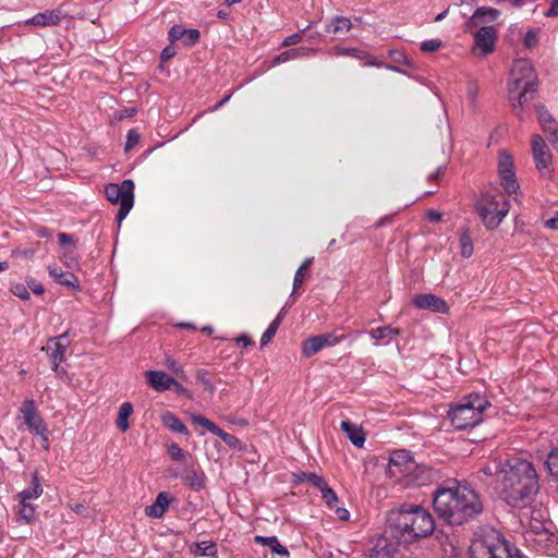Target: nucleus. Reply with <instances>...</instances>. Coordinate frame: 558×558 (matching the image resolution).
<instances>
[{"instance_id":"nucleus-1","label":"nucleus","mask_w":558,"mask_h":558,"mask_svg":"<svg viewBox=\"0 0 558 558\" xmlns=\"http://www.w3.org/2000/svg\"><path fill=\"white\" fill-rule=\"evenodd\" d=\"M500 498L513 508L530 506L539 492L538 474L534 464L521 457L505 459L498 486Z\"/></svg>"},{"instance_id":"nucleus-2","label":"nucleus","mask_w":558,"mask_h":558,"mask_svg":"<svg viewBox=\"0 0 558 558\" xmlns=\"http://www.w3.org/2000/svg\"><path fill=\"white\" fill-rule=\"evenodd\" d=\"M434 510L450 525H462L483 511L478 495L471 488L453 483L434 493Z\"/></svg>"},{"instance_id":"nucleus-3","label":"nucleus","mask_w":558,"mask_h":558,"mask_svg":"<svg viewBox=\"0 0 558 558\" xmlns=\"http://www.w3.org/2000/svg\"><path fill=\"white\" fill-rule=\"evenodd\" d=\"M434 529L433 515L421 506L402 505L388 515L387 532L401 544H411L427 537Z\"/></svg>"},{"instance_id":"nucleus-4","label":"nucleus","mask_w":558,"mask_h":558,"mask_svg":"<svg viewBox=\"0 0 558 558\" xmlns=\"http://www.w3.org/2000/svg\"><path fill=\"white\" fill-rule=\"evenodd\" d=\"M469 554L470 558H523L519 549L493 527L483 529L475 535Z\"/></svg>"},{"instance_id":"nucleus-5","label":"nucleus","mask_w":558,"mask_h":558,"mask_svg":"<svg viewBox=\"0 0 558 558\" xmlns=\"http://www.w3.org/2000/svg\"><path fill=\"white\" fill-rule=\"evenodd\" d=\"M489 407L490 403L484 397L473 393L451 405L447 416L457 429H465L480 424L483 412Z\"/></svg>"},{"instance_id":"nucleus-6","label":"nucleus","mask_w":558,"mask_h":558,"mask_svg":"<svg viewBox=\"0 0 558 558\" xmlns=\"http://www.w3.org/2000/svg\"><path fill=\"white\" fill-rule=\"evenodd\" d=\"M476 211L487 229H496L509 213V205L501 194L484 193L475 204Z\"/></svg>"},{"instance_id":"nucleus-7","label":"nucleus","mask_w":558,"mask_h":558,"mask_svg":"<svg viewBox=\"0 0 558 558\" xmlns=\"http://www.w3.org/2000/svg\"><path fill=\"white\" fill-rule=\"evenodd\" d=\"M105 194L110 203L120 205L117 220L121 223L134 204V182L126 179L121 184L109 183L105 187Z\"/></svg>"},{"instance_id":"nucleus-8","label":"nucleus","mask_w":558,"mask_h":558,"mask_svg":"<svg viewBox=\"0 0 558 558\" xmlns=\"http://www.w3.org/2000/svg\"><path fill=\"white\" fill-rule=\"evenodd\" d=\"M537 75L526 59H518L514 61L510 70V78L507 85L509 95L515 94L520 88H537Z\"/></svg>"},{"instance_id":"nucleus-9","label":"nucleus","mask_w":558,"mask_h":558,"mask_svg":"<svg viewBox=\"0 0 558 558\" xmlns=\"http://www.w3.org/2000/svg\"><path fill=\"white\" fill-rule=\"evenodd\" d=\"M532 153L537 170L543 177L549 178L553 155L543 137L538 134L532 136Z\"/></svg>"},{"instance_id":"nucleus-10","label":"nucleus","mask_w":558,"mask_h":558,"mask_svg":"<svg viewBox=\"0 0 558 558\" xmlns=\"http://www.w3.org/2000/svg\"><path fill=\"white\" fill-rule=\"evenodd\" d=\"M20 416L23 418L27 429L38 436L46 435V423L38 413L34 400L26 399L20 408Z\"/></svg>"},{"instance_id":"nucleus-11","label":"nucleus","mask_w":558,"mask_h":558,"mask_svg":"<svg viewBox=\"0 0 558 558\" xmlns=\"http://www.w3.org/2000/svg\"><path fill=\"white\" fill-rule=\"evenodd\" d=\"M345 336H336L332 332L317 335L303 341L302 353L310 357L325 348H330L342 341Z\"/></svg>"},{"instance_id":"nucleus-12","label":"nucleus","mask_w":558,"mask_h":558,"mask_svg":"<svg viewBox=\"0 0 558 558\" xmlns=\"http://www.w3.org/2000/svg\"><path fill=\"white\" fill-rule=\"evenodd\" d=\"M497 33L493 26H481L474 34V53L486 57L495 50Z\"/></svg>"},{"instance_id":"nucleus-13","label":"nucleus","mask_w":558,"mask_h":558,"mask_svg":"<svg viewBox=\"0 0 558 558\" xmlns=\"http://www.w3.org/2000/svg\"><path fill=\"white\" fill-rule=\"evenodd\" d=\"M498 172L505 191L508 194L517 192L519 184L513 170L512 157L505 151L499 156Z\"/></svg>"},{"instance_id":"nucleus-14","label":"nucleus","mask_w":558,"mask_h":558,"mask_svg":"<svg viewBox=\"0 0 558 558\" xmlns=\"http://www.w3.org/2000/svg\"><path fill=\"white\" fill-rule=\"evenodd\" d=\"M388 468L392 476L404 477L415 469V461L409 451L396 450L391 453Z\"/></svg>"},{"instance_id":"nucleus-15","label":"nucleus","mask_w":558,"mask_h":558,"mask_svg":"<svg viewBox=\"0 0 558 558\" xmlns=\"http://www.w3.org/2000/svg\"><path fill=\"white\" fill-rule=\"evenodd\" d=\"M68 332L60 335L57 338L50 339L47 344V352L49 354L50 362L52 363V369L59 372V366L64 360L65 350L68 347L66 342Z\"/></svg>"},{"instance_id":"nucleus-16","label":"nucleus","mask_w":558,"mask_h":558,"mask_svg":"<svg viewBox=\"0 0 558 558\" xmlns=\"http://www.w3.org/2000/svg\"><path fill=\"white\" fill-rule=\"evenodd\" d=\"M413 303L416 307L422 310H429L435 313L448 312L446 301L430 293L415 295Z\"/></svg>"},{"instance_id":"nucleus-17","label":"nucleus","mask_w":558,"mask_h":558,"mask_svg":"<svg viewBox=\"0 0 558 558\" xmlns=\"http://www.w3.org/2000/svg\"><path fill=\"white\" fill-rule=\"evenodd\" d=\"M500 12L497 9L490 7H480L475 10L473 15L465 23V29L471 32L473 28L482 25L486 22H494Z\"/></svg>"},{"instance_id":"nucleus-18","label":"nucleus","mask_w":558,"mask_h":558,"mask_svg":"<svg viewBox=\"0 0 558 558\" xmlns=\"http://www.w3.org/2000/svg\"><path fill=\"white\" fill-rule=\"evenodd\" d=\"M536 90L537 88H520L515 94L509 95V101L519 120L523 121L525 119L524 105L533 98Z\"/></svg>"},{"instance_id":"nucleus-19","label":"nucleus","mask_w":558,"mask_h":558,"mask_svg":"<svg viewBox=\"0 0 558 558\" xmlns=\"http://www.w3.org/2000/svg\"><path fill=\"white\" fill-rule=\"evenodd\" d=\"M145 377L147 384L158 392L171 389V384H174V378L162 371H147L145 372Z\"/></svg>"},{"instance_id":"nucleus-20","label":"nucleus","mask_w":558,"mask_h":558,"mask_svg":"<svg viewBox=\"0 0 558 558\" xmlns=\"http://www.w3.org/2000/svg\"><path fill=\"white\" fill-rule=\"evenodd\" d=\"M404 478H407L408 484L424 486L434 480V472L425 465H418L415 463V469L409 472Z\"/></svg>"},{"instance_id":"nucleus-21","label":"nucleus","mask_w":558,"mask_h":558,"mask_svg":"<svg viewBox=\"0 0 558 558\" xmlns=\"http://www.w3.org/2000/svg\"><path fill=\"white\" fill-rule=\"evenodd\" d=\"M170 495L167 492H160L154 504L150 506H147L145 508V514L149 518L159 519L161 518L165 512L167 511L169 505H170Z\"/></svg>"},{"instance_id":"nucleus-22","label":"nucleus","mask_w":558,"mask_h":558,"mask_svg":"<svg viewBox=\"0 0 558 558\" xmlns=\"http://www.w3.org/2000/svg\"><path fill=\"white\" fill-rule=\"evenodd\" d=\"M181 478L186 486L196 492L205 487V473L194 468H185L181 474Z\"/></svg>"},{"instance_id":"nucleus-23","label":"nucleus","mask_w":558,"mask_h":558,"mask_svg":"<svg viewBox=\"0 0 558 558\" xmlns=\"http://www.w3.org/2000/svg\"><path fill=\"white\" fill-rule=\"evenodd\" d=\"M61 21L60 10H48L43 13H38L32 19L26 21V24L34 26H52L59 24Z\"/></svg>"},{"instance_id":"nucleus-24","label":"nucleus","mask_w":558,"mask_h":558,"mask_svg":"<svg viewBox=\"0 0 558 558\" xmlns=\"http://www.w3.org/2000/svg\"><path fill=\"white\" fill-rule=\"evenodd\" d=\"M49 275L54 278V280L65 287L69 288H78V280L74 274L69 271H63L59 266L51 265L48 267Z\"/></svg>"},{"instance_id":"nucleus-25","label":"nucleus","mask_w":558,"mask_h":558,"mask_svg":"<svg viewBox=\"0 0 558 558\" xmlns=\"http://www.w3.org/2000/svg\"><path fill=\"white\" fill-rule=\"evenodd\" d=\"M340 426L354 446L359 448L363 447L365 442V435L359 425L349 421H341Z\"/></svg>"},{"instance_id":"nucleus-26","label":"nucleus","mask_w":558,"mask_h":558,"mask_svg":"<svg viewBox=\"0 0 558 558\" xmlns=\"http://www.w3.org/2000/svg\"><path fill=\"white\" fill-rule=\"evenodd\" d=\"M369 558H402L398 549L386 541H378L372 549Z\"/></svg>"},{"instance_id":"nucleus-27","label":"nucleus","mask_w":558,"mask_h":558,"mask_svg":"<svg viewBox=\"0 0 558 558\" xmlns=\"http://www.w3.org/2000/svg\"><path fill=\"white\" fill-rule=\"evenodd\" d=\"M316 52L315 49L299 47L281 52L274 59V64H280L292 59L308 57Z\"/></svg>"},{"instance_id":"nucleus-28","label":"nucleus","mask_w":558,"mask_h":558,"mask_svg":"<svg viewBox=\"0 0 558 558\" xmlns=\"http://www.w3.org/2000/svg\"><path fill=\"white\" fill-rule=\"evenodd\" d=\"M352 27V23L348 17L336 16L327 26V32L335 36L342 37L349 33Z\"/></svg>"},{"instance_id":"nucleus-29","label":"nucleus","mask_w":558,"mask_h":558,"mask_svg":"<svg viewBox=\"0 0 558 558\" xmlns=\"http://www.w3.org/2000/svg\"><path fill=\"white\" fill-rule=\"evenodd\" d=\"M162 424L172 432L180 433L183 435L189 434L187 427L183 424V422L174 415L172 412H166L161 415Z\"/></svg>"},{"instance_id":"nucleus-30","label":"nucleus","mask_w":558,"mask_h":558,"mask_svg":"<svg viewBox=\"0 0 558 558\" xmlns=\"http://www.w3.org/2000/svg\"><path fill=\"white\" fill-rule=\"evenodd\" d=\"M535 111H536L537 119L542 125L543 131L545 133H549L551 131L553 126H555L554 117L549 113V111L543 104H537L535 106Z\"/></svg>"},{"instance_id":"nucleus-31","label":"nucleus","mask_w":558,"mask_h":558,"mask_svg":"<svg viewBox=\"0 0 558 558\" xmlns=\"http://www.w3.org/2000/svg\"><path fill=\"white\" fill-rule=\"evenodd\" d=\"M132 413L133 407L130 402H124L120 405L116 424L121 432H126L129 429V417Z\"/></svg>"},{"instance_id":"nucleus-32","label":"nucleus","mask_w":558,"mask_h":558,"mask_svg":"<svg viewBox=\"0 0 558 558\" xmlns=\"http://www.w3.org/2000/svg\"><path fill=\"white\" fill-rule=\"evenodd\" d=\"M43 494V488L37 473L33 474L32 485L19 494L20 499L27 501L29 499L38 498Z\"/></svg>"},{"instance_id":"nucleus-33","label":"nucleus","mask_w":558,"mask_h":558,"mask_svg":"<svg viewBox=\"0 0 558 558\" xmlns=\"http://www.w3.org/2000/svg\"><path fill=\"white\" fill-rule=\"evenodd\" d=\"M505 459L495 460L480 469V473L488 477H496L497 485L500 484V471L504 469Z\"/></svg>"},{"instance_id":"nucleus-34","label":"nucleus","mask_w":558,"mask_h":558,"mask_svg":"<svg viewBox=\"0 0 558 558\" xmlns=\"http://www.w3.org/2000/svg\"><path fill=\"white\" fill-rule=\"evenodd\" d=\"M191 553L195 556H207L214 557L217 553L216 544L213 542H199L195 543L190 548Z\"/></svg>"},{"instance_id":"nucleus-35","label":"nucleus","mask_w":558,"mask_h":558,"mask_svg":"<svg viewBox=\"0 0 558 558\" xmlns=\"http://www.w3.org/2000/svg\"><path fill=\"white\" fill-rule=\"evenodd\" d=\"M371 337L378 342L379 340H390L400 335V330L390 326L378 327L369 331Z\"/></svg>"},{"instance_id":"nucleus-36","label":"nucleus","mask_w":558,"mask_h":558,"mask_svg":"<svg viewBox=\"0 0 558 558\" xmlns=\"http://www.w3.org/2000/svg\"><path fill=\"white\" fill-rule=\"evenodd\" d=\"M314 258L313 257H307L303 260V263L301 264V266L299 267V269L296 270L295 275H294V279H293V290H292V294L301 288V286L303 284V281H304V278L305 276L307 275V270L310 269L312 263H313Z\"/></svg>"},{"instance_id":"nucleus-37","label":"nucleus","mask_w":558,"mask_h":558,"mask_svg":"<svg viewBox=\"0 0 558 558\" xmlns=\"http://www.w3.org/2000/svg\"><path fill=\"white\" fill-rule=\"evenodd\" d=\"M461 255L469 258L473 254V241L468 230H464L459 239Z\"/></svg>"},{"instance_id":"nucleus-38","label":"nucleus","mask_w":558,"mask_h":558,"mask_svg":"<svg viewBox=\"0 0 558 558\" xmlns=\"http://www.w3.org/2000/svg\"><path fill=\"white\" fill-rule=\"evenodd\" d=\"M192 423L196 426H202L209 430L211 434L219 433L220 427H218L215 423H213L207 417L199 415V414H192L191 415Z\"/></svg>"},{"instance_id":"nucleus-39","label":"nucleus","mask_w":558,"mask_h":558,"mask_svg":"<svg viewBox=\"0 0 558 558\" xmlns=\"http://www.w3.org/2000/svg\"><path fill=\"white\" fill-rule=\"evenodd\" d=\"M545 465L549 474L558 480V448L548 453Z\"/></svg>"},{"instance_id":"nucleus-40","label":"nucleus","mask_w":558,"mask_h":558,"mask_svg":"<svg viewBox=\"0 0 558 558\" xmlns=\"http://www.w3.org/2000/svg\"><path fill=\"white\" fill-rule=\"evenodd\" d=\"M322 498L325 500L326 505L333 509L338 502V497L332 488H330L326 482H324V486H319Z\"/></svg>"},{"instance_id":"nucleus-41","label":"nucleus","mask_w":558,"mask_h":558,"mask_svg":"<svg viewBox=\"0 0 558 558\" xmlns=\"http://www.w3.org/2000/svg\"><path fill=\"white\" fill-rule=\"evenodd\" d=\"M296 477H298V482H308L317 488H319V486H324V482H325V480L322 476H319L315 473L302 472V473L298 474Z\"/></svg>"},{"instance_id":"nucleus-42","label":"nucleus","mask_w":558,"mask_h":558,"mask_svg":"<svg viewBox=\"0 0 558 558\" xmlns=\"http://www.w3.org/2000/svg\"><path fill=\"white\" fill-rule=\"evenodd\" d=\"M19 514L24 521L31 522L35 517V507L21 499Z\"/></svg>"},{"instance_id":"nucleus-43","label":"nucleus","mask_w":558,"mask_h":558,"mask_svg":"<svg viewBox=\"0 0 558 558\" xmlns=\"http://www.w3.org/2000/svg\"><path fill=\"white\" fill-rule=\"evenodd\" d=\"M280 326V318L274 319L268 328L264 331L260 338V345H266L276 335L278 328Z\"/></svg>"},{"instance_id":"nucleus-44","label":"nucleus","mask_w":558,"mask_h":558,"mask_svg":"<svg viewBox=\"0 0 558 558\" xmlns=\"http://www.w3.org/2000/svg\"><path fill=\"white\" fill-rule=\"evenodd\" d=\"M165 365L168 369H170L174 375H177L180 379L186 380L187 376L183 371L182 366L171 356H168L165 361Z\"/></svg>"},{"instance_id":"nucleus-45","label":"nucleus","mask_w":558,"mask_h":558,"mask_svg":"<svg viewBox=\"0 0 558 558\" xmlns=\"http://www.w3.org/2000/svg\"><path fill=\"white\" fill-rule=\"evenodd\" d=\"M168 453L172 460L182 461L189 456L177 444H171L168 447Z\"/></svg>"},{"instance_id":"nucleus-46","label":"nucleus","mask_w":558,"mask_h":558,"mask_svg":"<svg viewBox=\"0 0 558 558\" xmlns=\"http://www.w3.org/2000/svg\"><path fill=\"white\" fill-rule=\"evenodd\" d=\"M442 46L440 39H429L421 44V50L424 52H435Z\"/></svg>"},{"instance_id":"nucleus-47","label":"nucleus","mask_w":558,"mask_h":558,"mask_svg":"<svg viewBox=\"0 0 558 558\" xmlns=\"http://www.w3.org/2000/svg\"><path fill=\"white\" fill-rule=\"evenodd\" d=\"M140 142V134L135 130H130L126 135L125 150H131Z\"/></svg>"},{"instance_id":"nucleus-48","label":"nucleus","mask_w":558,"mask_h":558,"mask_svg":"<svg viewBox=\"0 0 558 558\" xmlns=\"http://www.w3.org/2000/svg\"><path fill=\"white\" fill-rule=\"evenodd\" d=\"M538 43V31L530 29L524 36V46L532 48Z\"/></svg>"},{"instance_id":"nucleus-49","label":"nucleus","mask_w":558,"mask_h":558,"mask_svg":"<svg viewBox=\"0 0 558 558\" xmlns=\"http://www.w3.org/2000/svg\"><path fill=\"white\" fill-rule=\"evenodd\" d=\"M184 35L185 28H183L180 25H173L169 31V39L171 40V43L179 39H183Z\"/></svg>"},{"instance_id":"nucleus-50","label":"nucleus","mask_w":558,"mask_h":558,"mask_svg":"<svg viewBox=\"0 0 558 558\" xmlns=\"http://www.w3.org/2000/svg\"><path fill=\"white\" fill-rule=\"evenodd\" d=\"M199 39V32L197 29L191 28L185 29V35L183 40L185 45H194Z\"/></svg>"},{"instance_id":"nucleus-51","label":"nucleus","mask_w":558,"mask_h":558,"mask_svg":"<svg viewBox=\"0 0 558 558\" xmlns=\"http://www.w3.org/2000/svg\"><path fill=\"white\" fill-rule=\"evenodd\" d=\"M14 295L19 296L22 300H28L29 293L27 291V288L24 284L16 283L12 286L11 288Z\"/></svg>"},{"instance_id":"nucleus-52","label":"nucleus","mask_w":558,"mask_h":558,"mask_svg":"<svg viewBox=\"0 0 558 558\" xmlns=\"http://www.w3.org/2000/svg\"><path fill=\"white\" fill-rule=\"evenodd\" d=\"M177 54V49L174 46L169 45L165 47L161 51L160 59L162 62H167L171 58H173Z\"/></svg>"},{"instance_id":"nucleus-53","label":"nucleus","mask_w":558,"mask_h":558,"mask_svg":"<svg viewBox=\"0 0 558 558\" xmlns=\"http://www.w3.org/2000/svg\"><path fill=\"white\" fill-rule=\"evenodd\" d=\"M197 380H199L209 391H214L211 381L207 378V374L204 371L197 373Z\"/></svg>"},{"instance_id":"nucleus-54","label":"nucleus","mask_w":558,"mask_h":558,"mask_svg":"<svg viewBox=\"0 0 558 558\" xmlns=\"http://www.w3.org/2000/svg\"><path fill=\"white\" fill-rule=\"evenodd\" d=\"M254 541L258 544H262V545H265V546H268L271 548V546L276 543L277 537L276 536L265 537V536L257 535L254 537Z\"/></svg>"},{"instance_id":"nucleus-55","label":"nucleus","mask_w":558,"mask_h":558,"mask_svg":"<svg viewBox=\"0 0 558 558\" xmlns=\"http://www.w3.org/2000/svg\"><path fill=\"white\" fill-rule=\"evenodd\" d=\"M28 288L35 293V294H43L44 293V287L40 282L32 279L28 281Z\"/></svg>"},{"instance_id":"nucleus-56","label":"nucleus","mask_w":558,"mask_h":558,"mask_svg":"<svg viewBox=\"0 0 558 558\" xmlns=\"http://www.w3.org/2000/svg\"><path fill=\"white\" fill-rule=\"evenodd\" d=\"M302 40V36L298 33L295 34H292L290 36H288L284 40H283V46H292V45H296L299 43H301Z\"/></svg>"},{"instance_id":"nucleus-57","label":"nucleus","mask_w":558,"mask_h":558,"mask_svg":"<svg viewBox=\"0 0 558 558\" xmlns=\"http://www.w3.org/2000/svg\"><path fill=\"white\" fill-rule=\"evenodd\" d=\"M271 551L275 553V554H278V555H281V556H289V551L288 549L282 546L281 544H279L278 539L276 541V543L271 546Z\"/></svg>"},{"instance_id":"nucleus-58","label":"nucleus","mask_w":558,"mask_h":558,"mask_svg":"<svg viewBox=\"0 0 558 558\" xmlns=\"http://www.w3.org/2000/svg\"><path fill=\"white\" fill-rule=\"evenodd\" d=\"M477 85L475 83H469L468 84V97L471 102L475 101V98L477 96Z\"/></svg>"},{"instance_id":"nucleus-59","label":"nucleus","mask_w":558,"mask_h":558,"mask_svg":"<svg viewBox=\"0 0 558 558\" xmlns=\"http://www.w3.org/2000/svg\"><path fill=\"white\" fill-rule=\"evenodd\" d=\"M214 435L219 436L226 444L231 445L233 440H235V437L226 433L220 428L219 433H215Z\"/></svg>"},{"instance_id":"nucleus-60","label":"nucleus","mask_w":558,"mask_h":558,"mask_svg":"<svg viewBox=\"0 0 558 558\" xmlns=\"http://www.w3.org/2000/svg\"><path fill=\"white\" fill-rule=\"evenodd\" d=\"M548 134L550 136L549 137L550 143L553 144L555 149L558 151V129L556 126H553L551 131Z\"/></svg>"},{"instance_id":"nucleus-61","label":"nucleus","mask_w":558,"mask_h":558,"mask_svg":"<svg viewBox=\"0 0 558 558\" xmlns=\"http://www.w3.org/2000/svg\"><path fill=\"white\" fill-rule=\"evenodd\" d=\"M546 227L553 230H558V210L555 213V215L546 220L545 222Z\"/></svg>"},{"instance_id":"nucleus-62","label":"nucleus","mask_w":558,"mask_h":558,"mask_svg":"<svg viewBox=\"0 0 558 558\" xmlns=\"http://www.w3.org/2000/svg\"><path fill=\"white\" fill-rule=\"evenodd\" d=\"M336 514L340 520H348L349 519V511L345 508L340 507H333Z\"/></svg>"},{"instance_id":"nucleus-63","label":"nucleus","mask_w":558,"mask_h":558,"mask_svg":"<svg viewBox=\"0 0 558 558\" xmlns=\"http://www.w3.org/2000/svg\"><path fill=\"white\" fill-rule=\"evenodd\" d=\"M235 342L239 343V344H242L244 347H248V345L253 344V341L246 335H241L238 338H235Z\"/></svg>"},{"instance_id":"nucleus-64","label":"nucleus","mask_w":558,"mask_h":558,"mask_svg":"<svg viewBox=\"0 0 558 558\" xmlns=\"http://www.w3.org/2000/svg\"><path fill=\"white\" fill-rule=\"evenodd\" d=\"M441 216H442V215H441V213L436 211V210H429V211L427 213V218H428V220H429V221H432V222H437V221H439V220L441 219Z\"/></svg>"}]
</instances>
